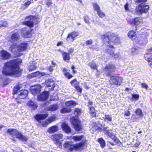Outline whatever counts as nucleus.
Instances as JSON below:
<instances>
[{
    "instance_id": "f257e3e1",
    "label": "nucleus",
    "mask_w": 152,
    "mask_h": 152,
    "mask_svg": "<svg viewBox=\"0 0 152 152\" xmlns=\"http://www.w3.org/2000/svg\"><path fill=\"white\" fill-rule=\"evenodd\" d=\"M22 62L20 59L13 60L7 62L2 70L3 74L5 75H13L16 77L20 76L22 70L19 69L18 65Z\"/></svg>"
},
{
    "instance_id": "f03ea898",
    "label": "nucleus",
    "mask_w": 152,
    "mask_h": 152,
    "mask_svg": "<svg viewBox=\"0 0 152 152\" xmlns=\"http://www.w3.org/2000/svg\"><path fill=\"white\" fill-rule=\"evenodd\" d=\"M101 38L104 42L105 45L110 48H113V44L119 43L120 42V38L118 36L114 34L109 35H103Z\"/></svg>"
},
{
    "instance_id": "7ed1b4c3",
    "label": "nucleus",
    "mask_w": 152,
    "mask_h": 152,
    "mask_svg": "<svg viewBox=\"0 0 152 152\" xmlns=\"http://www.w3.org/2000/svg\"><path fill=\"white\" fill-rule=\"evenodd\" d=\"M28 47V45L26 42H23L18 45H17L16 43H14L10 48L9 50L17 55V53L25 50Z\"/></svg>"
},
{
    "instance_id": "20e7f679",
    "label": "nucleus",
    "mask_w": 152,
    "mask_h": 152,
    "mask_svg": "<svg viewBox=\"0 0 152 152\" xmlns=\"http://www.w3.org/2000/svg\"><path fill=\"white\" fill-rule=\"evenodd\" d=\"M21 88V86L19 85H16L14 88V91L13 92V94H18V97L21 99H23L25 98L28 94V91L25 90H19Z\"/></svg>"
},
{
    "instance_id": "39448f33",
    "label": "nucleus",
    "mask_w": 152,
    "mask_h": 152,
    "mask_svg": "<svg viewBox=\"0 0 152 152\" xmlns=\"http://www.w3.org/2000/svg\"><path fill=\"white\" fill-rule=\"evenodd\" d=\"M7 132L12 137H14L22 140L23 141H26L27 138L21 134L20 132L15 129H10L7 130Z\"/></svg>"
},
{
    "instance_id": "423d86ee",
    "label": "nucleus",
    "mask_w": 152,
    "mask_h": 152,
    "mask_svg": "<svg viewBox=\"0 0 152 152\" xmlns=\"http://www.w3.org/2000/svg\"><path fill=\"white\" fill-rule=\"evenodd\" d=\"M85 141L82 140V141L74 145L71 142H66L64 145V147L70 151H72L77 149L80 148L83 146Z\"/></svg>"
},
{
    "instance_id": "0eeeda50",
    "label": "nucleus",
    "mask_w": 152,
    "mask_h": 152,
    "mask_svg": "<svg viewBox=\"0 0 152 152\" xmlns=\"http://www.w3.org/2000/svg\"><path fill=\"white\" fill-rule=\"evenodd\" d=\"M149 9L148 5L141 3L138 7H136L135 11L137 14L140 15L142 14L143 12L146 13Z\"/></svg>"
},
{
    "instance_id": "6e6552de",
    "label": "nucleus",
    "mask_w": 152,
    "mask_h": 152,
    "mask_svg": "<svg viewBox=\"0 0 152 152\" xmlns=\"http://www.w3.org/2000/svg\"><path fill=\"white\" fill-rule=\"evenodd\" d=\"M48 115L47 114L37 115L36 117V119L39 122L42 123V124L43 126H46L48 124H49L47 119L45 121H42V122L41 120L45 119L47 117Z\"/></svg>"
},
{
    "instance_id": "1a4fd4ad",
    "label": "nucleus",
    "mask_w": 152,
    "mask_h": 152,
    "mask_svg": "<svg viewBox=\"0 0 152 152\" xmlns=\"http://www.w3.org/2000/svg\"><path fill=\"white\" fill-rule=\"evenodd\" d=\"M70 121L77 131H79L81 129L80 121L77 117H73L71 118Z\"/></svg>"
},
{
    "instance_id": "9d476101",
    "label": "nucleus",
    "mask_w": 152,
    "mask_h": 152,
    "mask_svg": "<svg viewBox=\"0 0 152 152\" xmlns=\"http://www.w3.org/2000/svg\"><path fill=\"white\" fill-rule=\"evenodd\" d=\"M95 129L99 130V131H104L105 132V134L107 135L110 138L113 140H115L116 137L111 132H109V130L107 129V128H104L103 129L100 128L98 127H96Z\"/></svg>"
},
{
    "instance_id": "9b49d317",
    "label": "nucleus",
    "mask_w": 152,
    "mask_h": 152,
    "mask_svg": "<svg viewBox=\"0 0 152 152\" xmlns=\"http://www.w3.org/2000/svg\"><path fill=\"white\" fill-rule=\"evenodd\" d=\"M129 23L132 26L140 25L142 23V20L140 18H136L131 20Z\"/></svg>"
},
{
    "instance_id": "f8f14e48",
    "label": "nucleus",
    "mask_w": 152,
    "mask_h": 152,
    "mask_svg": "<svg viewBox=\"0 0 152 152\" xmlns=\"http://www.w3.org/2000/svg\"><path fill=\"white\" fill-rule=\"evenodd\" d=\"M45 84L47 88H48L49 90H53L55 86V82L52 79H48L46 80L45 82Z\"/></svg>"
},
{
    "instance_id": "ddd939ff",
    "label": "nucleus",
    "mask_w": 152,
    "mask_h": 152,
    "mask_svg": "<svg viewBox=\"0 0 152 152\" xmlns=\"http://www.w3.org/2000/svg\"><path fill=\"white\" fill-rule=\"evenodd\" d=\"M34 20V18L33 16H30L26 18V21L25 23L30 27H33L34 25L33 21Z\"/></svg>"
},
{
    "instance_id": "4468645a",
    "label": "nucleus",
    "mask_w": 152,
    "mask_h": 152,
    "mask_svg": "<svg viewBox=\"0 0 152 152\" xmlns=\"http://www.w3.org/2000/svg\"><path fill=\"white\" fill-rule=\"evenodd\" d=\"M10 56V53L6 51L2 50L0 51V59H7L9 58Z\"/></svg>"
},
{
    "instance_id": "2eb2a0df",
    "label": "nucleus",
    "mask_w": 152,
    "mask_h": 152,
    "mask_svg": "<svg viewBox=\"0 0 152 152\" xmlns=\"http://www.w3.org/2000/svg\"><path fill=\"white\" fill-rule=\"evenodd\" d=\"M49 94V92L46 91L44 92L38 96V100L42 101L46 100L48 97Z\"/></svg>"
},
{
    "instance_id": "dca6fc26",
    "label": "nucleus",
    "mask_w": 152,
    "mask_h": 152,
    "mask_svg": "<svg viewBox=\"0 0 152 152\" xmlns=\"http://www.w3.org/2000/svg\"><path fill=\"white\" fill-rule=\"evenodd\" d=\"M41 86L40 85H38L31 87L30 91L31 93L34 95L39 93L41 91Z\"/></svg>"
},
{
    "instance_id": "f3484780",
    "label": "nucleus",
    "mask_w": 152,
    "mask_h": 152,
    "mask_svg": "<svg viewBox=\"0 0 152 152\" xmlns=\"http://www.w3.org/2000/svg\"><path fill=\"white\" fill-rule=\"evenodd\" d=\"M63 135L61 134H56L53 136V139L56 142V144L61 145V143L60 142V140L63 137Z\"/></svg>"
},
{
    "instance_id": "a211bd4d",
    "label": "nucleus",
    "mask_w": 152,
    "mask_h": 152,
    "mask_svg": "<svg viewBox=\"0 0 152 152\" xmlns=\"http://www.w3.org/2000/svg\"><path fill=\"white\" fill-rule=\"evenodd\" d=\"M21 33L23 36L25 38H28L31 36V31L28 30L27 28H23L21 31Z\"/></svg>"
},
{
    "instance_id": "6ab92c4d",
    "label": "nucleus",
    "mask_w": 152,
    "mask_h": 152,
    "mask_svg": "<svg viewBox=\"0 0 152 152\" xmlns=\"http://www.w3.org/2000/svg\"><path fill=\"white\" fill-rule=\"evenodd\" d=\"M105 69L106 71H108L110 74V72H113L115 70V66L111 64H108L105 66Z\"/></svg>"
},
{
    "instance_id": "aec40b11",
    "label": "nucleus",
    "mask_w": 152,
    "mask_h": 152,
    "mask_svg": "<svg viewBox=\"0 0 152 152\" xmlns=\"http://www.w3.org/2000/svg\"><path fill=\"white\" fill-rule=\"evenodd\" d=\"M61 127L63 131L67 133H69L71 132V129L68 125L65 123H63Z\"/></svg>"
},
{
    "instance_id": "412c9836",
    "label": "nucleus",
    "mask_w": 152,
    "mask_h": 152,
    "mask_svg": "<svg viewBox=\"0 0 152 152\" xmlns=\"http://www.w3.org/2000/svg\"><path fill=\"white\" fill-rule=\"evenodd\" d=\"M106 52L109 54L110 55L115 58H118L120 55V53H115L112 50L108 49L106 51Z\"/></svg>"
},
{
    "instance_id": "4be33fe9",
    "label": "nucleus",
    "mask_w": 152,
    "mask_h": 152,
    "mask_svg": "<svg viewBox=\"0 0 152 152\" xmlns=\"http://www.w3.org/2000/svg\"><path fill=\"white\" fill-rule=\"evenodd\" d=\"M136 33L134 31H129L127 34V36L129 38H132L133 40V37H134V39H137V38L136 37Z\"/></svg>"
},
{
    "instance_id": "5701e85b",
    "label": "nucleus",
    "mask_w": 152,
    "mask_h": 152,
    "mask_svg": "<svg viewBox=\"0 0 152 152\" xmlns=\"http://www.w3.org/2000/svg\"><path fill=\"white\" fill-rule=\"evenodd\" d=\"M20 39V36L17 33H15L13 34L10 39V41L12 42L17 41Z\"/></svg>"
},
{
    "instance_id": "b1692460",
    "label": "nucleus",
    "mask_w": 152,
    "mask_h": 152,
    "mask_svg": "<svg viewBox=\"0 0 152 152\" xmlns=\"http://www.w3.org/2000/svg\"><path fill=\"white\" fill-rule=\"evenodd\" d=\"M61 53L64 60L66 62L69 61L70 58L69 54L64 52H62Z\"/></svg>"
},
{
    "instance_id": "393cba45",
    "label": "nucleus",
    "mask_w": 152,
    "mask_h": 152,
    "mask_svg": "<svg viewBox=\"0 0 152 152\" xmlns=\"http://www.w3.org/2000/svg\"><path fill=\"white\" fill-rule=\"evenodd\" d=\"M58 130V127L57 126H53L50 127L48 130L49 133H54Z\"/></svg>"
},
{
    "instance_id": "a878e982",
    "label": "nucleus",
    "mask_w": 152,
    "mask_h": 152,
    "mask_svg": "<svg viewBox=\"0 0 152 152\" xmlns=\"http://www.w3.org/2000/svg\"><path fill=\"white\" fill-rule=\"evenodd\" d=\"M77 104L73 101H68L65 103V104L67 107H73L77 105Z\"/></svg>"
},
{
    "instance_id": "bb28decb",
    "label": "nucleus",
    "mask_w": 152,
    "mask_h": 152,
    "mask_svg": "<svg viewBox=\"0 0 152 152\" xmlns=\"http://www.w3.org/2000/svg\"><path fill=\"white\" fill-rule=\"evenodd\" d=\"M145 58L148 63L152 62V54L151 53H146L145 55Z\"/></svg>"
},
{
    "instance_id": "cd10ccee",
    "label": "nucleus",
    "mask_w": 152,
    "mask_h": 152,
    "mask_svg": "<svg viewBox=\"0 0 152 152\" xmlns=\"http://www.w3.org/2000/svg\"><path fill=\"white\" fill-rule=\"evenodd\" d=\"M27 105L31 107L33 110H34L37 107V104L31 101H29L27 103Z\"/></svg>"
},
{
    "instance_id": "c85d7f7f",
    "label": "nucleus",
    "mask_w": 152,
    "mask_h": 152,
    "mask_svg": "<svg viewBox=\"0 0 152 152\" xmlns=\"http://www.w3.org/2000/svg\"><path fill=\"white\" fill-rule=\"evenodd\" d=\"M39 74L40 72H37L34 73H33L28 75V78L29 79H31L35 77H37L39 78V75H40Z\"/></svg>"
},
{
    "instance_id": "c756f323",
    "label": "nucleus",
    "mask_w": 152,
    "mask_h": 152,
    "mask_svg": "<svg viewBox=\"0 0 152 152\" xmlns=\"http://www.w3.org/2000/svg\"><path fill=\"white\" fill-rule=\"evenodd\" d=\"M110 83L112 85L115 84L118 85V82L117 81L116 76L112 77L110 80Z\"/></svg>"
},
{
    "instance_id": "7c9ffc66",
    "label": "nucleus",
    "mask_w": 152,
    "mask_h": 152,
    "mask_svg": "<svg viewBox=\"0 0 152 152\" xmlns=\"http://www.w3.org/2000/svg\"><path fill=\"white\" fill-rule=\"evenodd\" d=\"M36 63L35 61L30 63V64L28 66V69L29 71H31L36 69L37 67L36 65Z\"/></svg>"
},
{
    "instance_id": "2f4dec72",
    "label": "nucleus",
    "mask_w": 152,
    "mask_h": 152,
    "mask_svg": "<svg viewBox=\"0 0 152 152\" xmlns=\"http://www.w3.org/2000/svg\"><path fill=\"white\" fill-rule=\"evenodd\" d=\"M84 137L83 135L80 136H72L71 137L75 141H78L82 140Z\"/></svg>"
},
{
    "instance_id": "473e14b6",
    "label": "nucleus",
    "mask_w": 152,
    "mask_h": 152,
    "mask_svg": "<svg viewBox=\"0 0 152 152\" xmlns=\"http://www.w3.org/2000/svg\"><path fill=\"white\" fill-rule=\"evenodd\" d=\"M140 48L137 46H134L131 50V52L133 54H137Z\"/></svg>"
},
{
    "instance_id": "72a5a7b5",
    "label": "nucleus",
    "mask_w": 152,
    "mask_h": 152,
    "mask_svg": "<svg viewBox=\"0 0 152 152\" xmlns=\"http://www.w3.org/2000/svg\"><path fill=\"white\" fill-rule=\"evenodd\" d=\"M58 108V106L56 104H54L50 106L48 108V110L53 111L56 110Z\"/></svg>"
},
{
    "instance_id": "f704fd0d",
    "label": "nucleus",
    "mask_w": 152,
    "mask_h": 152,
    "mask_svg": "<svg viewBox=\"0 0 152 152\" xmlns=\"http://www.w3.org/2000/svg\"><path fill=\"white\" fill-rule=\"evenodd\" d=\"M137 115L139 116V117H142L143 116L142 110L139 108L137 109L135 112Z\"/></svg>"
},
{
    "instance_id": "c9c22d12",
    "label": "nucleus",
    "mask_w": 152,
    "mask_h": 152,
    "mask_svg": "<svg viewBox=\"0 0 152 152\" xmlns=\"http://www.w3.org/2000/svg\"><path fill=\"white\" fill-rule=\"evenodd\" d=\"M90 113L93 117H95L96 115V113L94 108L93 107H91L90 108Z\"/></svg>"
},
{
    "instance_id": "e433bc0d",
    "label": "nucleus",
    "mask_w": 152,
    "mask_h": 152,
    "mask_svg": "<svg viewBox=\"0 0 152 152\" xmlns=\"http://www.w3.org/2000/svg\"><path fill=\"white\" fill-rule=\"evenodd\" d=\"M88 66L92 69L97 70V66L95 63L93 61L90 62L88 63Z\"/></svg>"
},
{
    "instance_id": "4c0bfd02",
    "label": "nucleus",
    "mask_w": 152,
    "mask_h": 152,
    "mask_svg": "<svg viewBox=\"0 0 152 152\" xmlns=\"http://www.w3.org/2000/svg\"><path fill=\"white\" fill-rule=\"evenodd\" d=\"M139 98V96L137 94H132V97L131 99L132 101H136L138 100Z\"/></svg>"
},
{
    "instance_id": "58836bf2",
    "label": "nucleus",
    "mask_w": 152,
    "mask_h": 152,
    "mask_svg": "<svg viewBox=\"0 0 152 152\" xmlns=\"http://www.w3.org/2000/svg\"><path fill=\"white\" fill-rule=\"evenodd\" d=\"M98 141L100 145L102 148H104L105 145V141L102 138H100L98 139Z\"/></svg>"
},
{
    "instance_id": "ea45409f",
    "label": "nucleus",
    "mask_w": 152,
    "mask_h": 152,
    "mask_svg": "<svg viewBox=\"0 0 152 152\" xmlns=\"http://www.w3.org/2000/svg\"><path fill=\"white\" fill-rule=\"evenodd\" d=\"M74 40H75V38L78 35V33L75 31H73L69 34Z\"/></svg>"
},
{
    "instance_id": "a19ab883",
    "label": "nucleus",
    "mask_w": 152,
    "mask_h": 152,
    "mask_svg": "<svg viewBox=\"0 0 152 152\" xmlns=\"http://www.w3.org/2000/svg\"><path fill=\"white\" fill-rule=\"evenodd\" d=\"M81 113V110L78 108H77L75 109L74 112V114L77 117L79 116L80 115Z\"/></svg>"
},
{
    "instance_id": "79ce46f5",
    "label": "nucleus",
    "mask_w": 152,
    "mask_h": 152,
    "mask_svg": "<svg viewBox=\"0 0 152 152\" xmlns=\"http://www.w3.org/2000/svg\"><path fill=\"white\" fill-rule=\"evenodd\" d=\"M93 6L94 10L96 11L97 12L101 10H100V7L97 3H95L93 4Z\"/></svg>"
},
{
    "instance_id": "37998d69",
    "label": "nucleus",
    "mask_w": 152,
    "mask_h": 152,
    "mask_svg": "<svg viewBox=\"0 0 152 152\" xmlns=\"http://www.w3.org/2000/svg\"><path fill=\"white\" fill-rule=\"evenodd\" d=\"M71 111L70 109L67 108H64L62 109L61 110V112L62 113H66L70 112Z\"/></svg>"
},
{
    "instance_id": "c03bdc74",
    "label": "nucleus",
    "mask_w": 152,
    "mask_h": 152,
    "mask_svg": "<svg viewBox=\"0 0 152 152\" xmlns=\"http://www.w3.org/2000/svg\"><path fill=\"white\" fill-rule=\"evenodd\" d=\"M74 40L73 38H72V37H71V36H70V35L69 34L68 35L66 41L67 42L69 43L72 42L74 41Z\"/></svg>"
},
{
    "instance_id": "a18cd8bd",
    "label": "nucleus",
    "mask_w": 152,
    "mask_h": 152,
    "mask_svg": "<svg viewBox=\"0 0 152 152\" xmlns=\"http://www.w3.org/2000/svg\"><path fill=\"white\" fill-rule=\"evenodd\" d=\"M70 83L72 85H74L75 87V88H76L78 87V84L77 83L76 80L75 79H74L71 81L70 82Z\"/></svg>"
},
{
    "instance_id": "49530a36",
    "label": "nucleus",
    "mask_w": 152,
    "mask_h": 152,
    "mask_svg": "<svg viewBox=\"0 0 152 152\" xmlns=\"http://www.w3.org/2000/svg\"><path fill=\"white\" fill-rule=\"evenodd\" d=\"M131 119L132 121L136 122L139 120V118L136 117L133 114L132 115Z\"/></svg>"
},
{
    "instance_id": "de8ad7c7",
    "label": "nucleus",
    "mask_w": 152,
    "mask_h": 152,
    "mask_svg": "<svg viewBox=\"0 0 152 152\" xmlns=\"http://www.w3.org/2000/svg\"><path fill=\"white\" fill-rule=\"evenodd\" d=\"M117 81L118 82V85H120L122 82L123 78L122 77L116 76Z\"/></svg>"
},
{
    "instance_id": "09e8293b",
    "label": "nucleus",
    "mask_w": 152,
    "mask_h": 152,
    "mask_svg": "<svg viewBox=\"0 0 152 152\" xmlns=\"http://www.w3.org/2000/svg\"><path fill=\"white\" fill-rule=\"evenodd\" d=\"M112 117L111 115H105V120L108 121H112Z\"/></svg>"
},
{
    "instance_id": "8fccbe9b",
    "label": "nucleus",
    "mask_w": 152,
    "mask_h": 152,
    "mask_svg": "<svg viewBox=\"0 0 152 152\" xmlns=\"http://www.w3.org/2000/svg\"><path fill=\"white\" fill-rule=\"evenodd\" d=\"M56 118L54 116H52L48 118L47 119L49 124H50L55 120Z\"/></svg>"
},
{
    "instance_id": "3c124183",
    "label": "nucleus",
    "mask_w": 152,
    "mask_h": 152,
    "mask_svg": "<svg viewBox=\"0 0 152 152\" xmlns=\"http://www.w3.org/2000/svg\"><path fill=\"white\" fill-rule=\"evenodd\" d=\"M97 13L98 15L101 18H103L105 16L104 14L101 10L98 12Z\"/></svg>"
},
{
    "instance_id": "603ef678",
    "label": "nucleus",
    "mask_w": 152,
    "mask_h": 152,
    "mask_svg": "<svg viewBox=\"0 0 152 152\" xmlns=\"http://www.w3.org/2000/svg\"><path fill=\"white\" fill-rule=\"evenodd\" d=\"M8 26V23L7 22L5 21L3 22L2 23H0V28L2 26Z\"/></svg>"
},
{
    "instance_id": "864d4df0",
    "label": "nucleus",
    "mask_w": 152,
    "mask_h": 152,
    "mask_svg": "<svg viewBox=\"0 0 152 152\" xmlns=\"http://www.w3.org/2000/svg\"><path fill=\"white\" fill-rule=\"evenodd\" d=\"M141 86L142 87V88H144L146 89V90H147L148 89V86L146 84L143 83H141Z\"/></svg>"
},
{
    "instance_id": "5fc2aeb1",
    "label": "nucleus",
    "mask_w": 152,
    "mask_h": 152,
    "mask_svg": "<svg viewBox=\"0 0 152 152\" xmlns=\"http://www.w3.org/2000/svg\"><path fill=\"white\" fill-rule=\"evenodd\" d=\"M66 77H67L68 79H70L72 77V76L71 74L69 73V72H67L64 75Z\"/></svg>"
},
{
    "instance_id": "6e6d98bb",
    "label": "nucleus",
    "mask_w": 152,
    "mask_h": 152,
    "mask_svg": "<svg viewBox=\"0 0 152 152\" xmlns=\"http://www.w3.org/2000/svg\"><path fill=\"white\" fill-rule=\"evenodd\" d=\"M92 43V40L90 39L86 41V45H91Z\"/></svg>"
},
{
    "instance_id": "4d7b16f0",
    "label": "nucleus",
    "mask_w": 152,
    "mask_h": 152,
    "mask_svg": "<svg viewBox=\"0 0 152 152\" xmlns=\"http://www.w3.org/2000/svg\"><path fill=\"white\" fill-rule=\"evenodd\" d=\"M84 20L85 21L86 23L87 24H89V18L88 16H85L84 18Z\"/></svg>"
},
{
    "instance_id": "13d9d810",
    "label": "nucleus",
    "mask_w": 152,
    "mask_h": 152,
    "mask_svg": "<svg viewBox=\"0 0 152 152\" xmlns=\"http://www.w3.org/2000/svg\"><path fill=\"white\" fill-rule=\"evenodd\" d=\"M130 111L127 110L125 111L124 115L126 116H129L130 115Z\"/></svg>"
},
{
    "instance_id": "bf43d9fd",
    "label": "nucleus",
    "mask_w": 152,
    "mask_h": 152,
    "mask_svg": "<svg viewBox=\"0 0 152 152\" xmlns=\"http://www.w3.org/2000/svg\"><path fill=\"white\" fill-rule=\"evenodd\" d=\"M22 149L20 147H17L14 152H22Z\"/></svg>"
},
{
    "instance_id": "052dcab7",
    "label": "nucleus",
    "mask_w": 152,
    "mask_h": 152,
    "mask_svg": "<svg viewBox=\"0 0 152 152\" xmlns=\"http://www.w3.org/2000/svg\"><path fill=\"white\" fill-rule=\"evenodd\" d=\"M129 4L128 3H126V4L124 6V8L125 10L127 11L129 10V9L128 7Z\"/></svg>"
},
{
    "instance_id": "680f3d73",
    "label": "nucleus",
    "mask_w": 152,
    "mask_h": 152,
    "mask_svg": "<svg viewBox=\"0 0 152 152\" xmlns=\"http://www.w3.org/2000/svg\"><path fill=\"white\" fill-rule=\"evenodd\" d=\"M40 75H39V77H41L42 76H44L45 75H47V74L45 72H40Z\"/></svg>"
},
{
    "instance_id": "e2e57ef3",
    "label": "nucleus",
    "mask_w": 152,
    "mask_h": 152,
    "mask_svg": "<svg viewBox=\"0 0 152 152\" xmlns=\"http://www.w3.org/2000/svg\"><path fill=\"white\" fill-rule=\"evenodd\" d=\"M63 72L64 73V75L66 74L67 73V72H67V70L66 68H64L63 70Z\"/></svg>"
},
{
    "instance_id": "0e129e2a",
    "label": "nucleus",
    "mask_w": 152,
    "mask_h": 152,
    "mask_svg": "<svg viewBox=\"0 0 152 152\" xmlns=\"http://www.w3.org/2000/svg\"><path fill=\"white\" fill-rule=\"evenodd\" d=\"M75 88L78 92H81L82 91V89L79 86Z\"/></svg>"
},
{
    "instance_id": "69168bd1",
    "label": "nucleus",
    "mask_w": 152,
    "mask_h": 152,
    "mask_svg": "<svg viewBox=\"0 0 152 152\" xmlns=\"http://www.w3.org/2000/svg\"><path fill=\"white\" fill-rule=\"evenodd\" d=\"M147 1V0H139L138 1V2H141V3H145V2Z\"/></svg>"
},
{
    "instance_id": "338daca9",
    "label": "nucleus",
    "mask_w": 152,
    "mask_h": 152,
    "mask_svg": "<svg viewBox=\"0 0 152 152\" xmlns=\"http://www.w3.org/2000/svg\"><path fill=\"white\" fill-rule=\"evenodd\" d=\"M63 42L61 41L59 42L57 44V46H59V45H62L63 44Z\"/></svg>"
},
{
    "instance_id": "774afa93",
    "label": "nucleus",
    "mask_w": 152,
    "mask_h": 152,
    "mask_svg": "<svg viewBox=\"0 0 152 152\" xmlns=\"http://www.w3.org/2000/svg\"><path fill=\"white\" fill-rule=\"evenodd\" d=\"M31 4V2L29 1H28L26 2L25 3V5L26 6H28L30 4Z\"/></svg>"
}]
</instances>
